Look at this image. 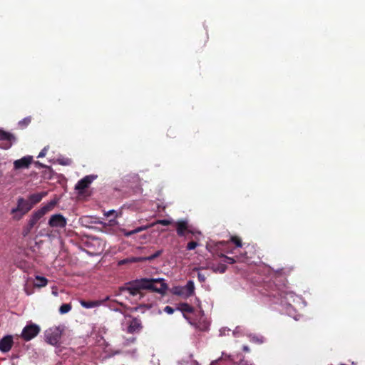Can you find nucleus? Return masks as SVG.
Instances as JSON below:
<instances>
[{
    "label": "nucleus",
    "mask_w": 365,
    "mask_h": 365,
    "mask_svg": "<svg viewBox=\"0 0 365 365\" xmlns=\"http://www.w3.org/2000/svg\"><path fill=\"white\" fill-rule=\"evenodd\" d=\"M197 246V243L196 242L191 241V242L187 243V250H192L195 249Z\"/></svg>",
    "instance_id": "c756f323"
},
{
    "label": "nucleus",
    "mask_w": 365,
    "mask_h": 365,
    "mask_svg": "<svg viewBox=\"0 0 365 365\" xmlns=\"http://www.w3.org/2000/svg\"><path fill=\"white\" fill-rule=\"evenodd\" d=\"M96 178L95 175H86L81 179L75 186V189L81 193L83 190L88 187L94 179Z\"/></svg>",
    "instance_id": "9d476101"
},
{
    "label": "nucleus",
    "mask_w": 365,
    "mask_h": 365,
    "mask_svg": "<svg viewBox=\"0 0 365 365\" xmlns=\"http://www.w3.org/2000/svg\"><path fill=\"white\" fill-rule=\"evenodd\" d=\"M219 257L220 258H223L224 262L228 263L230 264H234V263L237 262L241 260L240 257L235 256V257H231L226 256L225 255H224L222 253H220L219 255Z\"/></svg>",
    "instance_id": "aec40b11"
},
{
    "label": "nucleus",
    "mask_w": 365,
    "mask_h": 365,
    "mask_svg": "<svg viewBox=\"0 0 365 365\" xmlns=\"http://www.w3.org/2000/svg\"><path fill=\"white\" fill-rule=\"evenodd\" d=\"M80 303L83 307L86 308V309L96 307H98L99 305H101V302L100 301H85V300H81L80 302Z\"/></svg>",
    "instance_id": "412c9836"
},
{
    "label": "nucleus",
    "mask_w": 365,
    "mask_h": 365,
    "mask_svg": "<svg viewBox=\"0 0 365 365\" xmlns=\"http://www.w3.org/2000/svg\"><path fill=\"white\" fill-rule=\"evenodd\" d=\"M246 249H247V250H252V249H253V247H252V246L247 245V246L246 247Z\"/></svg>",
    "instance_id": "ea45409f"
},
{
    "label": "nucleus",
    "mask_w": 365,
    "mask_h": 365,
    "mask_svg": "<svg viewBox=\"0 0 365 365\" xmlns=\"http://www.w3.org/2000/svg\"><path fill=\"white\" fill-rule=\"evenodd\" d=\"M126 262H127V260H126V259L121 260V261H120V262H119V264H125Z\"/></svg>",
    "instance_id": "58836bf2"
},
{
    "label": "nucleus",
    "mask_w": 365,
    "mask_h": 365,
    "mask_svg": "<svg viewBox=\"0 0 365 365\" xmlns=\"http://www.w3.org/2000/svg\"><path fill=\"white\" fill-rule=\"evenodd\" d=\"M239 365H252V364H250L248 361H246L245 359H241Z\"/></svg>",
    "instance_id": "c9c22d12"
},
{
    "label": "nucleus",
    "mask_w": 365,
    "mask_h": 365,
    "mask_svg": "<svg viewBox=\"0 0 365 365\" xmlns=\"http://www.w3.org/2000/svg\"><path fill=\"white\" fill-rule=\"evenodd\" d=\"M72 306L71 304H63L59 308V312L61 314H64L71 311Z\"/></svg>",
    "instance_id": "b1692460"
},
{
    "label": "nucleus",
    "mask_w": 365,
    "mask_h": 365,
    "mask_svg": "<svg viewBox=\"0 0 365 365\" xmlns=\"http://www.w3.org/2000/svg\"><path fill=\"white\" fill-rule=\"evenodd\" d=\"M237 257H240L241 260L240 262H247L250 259L252 258V256L248 255V251H245L244 252H241L240 255H237Z\"/></svg>",
    "instance_id": "a878e982"
},
{
    "label": "nucleus",
    "mask_w": 365,
    "mask_h": 365,
    "mask_svg": "<svg viewBox=\"0 0 365 365\" xmlns=\"http://www.w3.org/2000/svg\"><path fill=\"white\" fill-rule=\"evenodd\" d=\"M183 289L186 292V297H191L195 292V284L192 280H189L186 285L183 287Z\"/></svg>",
    "instance_id": "a211bd4d"
},
{
    "label": "nucleus",
    "mask_w": 365,
    "mask_h": 365,
    "mask_svg": "<svg viewBox=\"0 0 365 365\" xmlns=\"http://www.w3.org/2000/svg\"><path fill=\"white\" fill-rule=\"evenodd\" d=\"M175 294L179 296H183L186 297V292L183 289V287H176Z\"/></svg>",
    "instance_id": "cd10ccee"
},
{
    "label": "nucleus",
    "mask_w": 365,
    "mask_h": 365,
    "mask_svg": "<svg viewBox=\"0 0 365 365\" xmlns=\"http://www.w3.org/2000/svg\"><path fill=\"white\" fill-rule=\"evenodd\" d=\"M34 285L37 287H43L47 285L48 279L44 277L36 276Z\"/></svg>",
    "instance_id": "4be33fe9"
},
{
    "label": "nucleus",
    "mask_w": 365,
    "mask_h": 365,
    "mask_svg": "<svg viewBox=\"0 0 365 365\" xmlns=\"http://www.w3.org/2000/svg\"><path fill=\"white\" fill-rule=\"evenodd\" d=\"M197 279L200 282H205L206 280V276L203 273L198 272Z\"/></svg>",
    "instance_id": "473e14b6"
},
{
    "label": "nucleus",
    "mask_w": 365,
    "mask_h": 365,
    "mask_svg": "<svg viewBox=\"0 0 365 365\" xmlns=\"http://www.w3.org/2000/svg\"><path fill=\"white\" fill-rule=\"evenodd\" d=\"M70 163H71V160L69 159L60 160V164L63 165H70Z\"/></svg>",
    "instance_id": "f704fd0d"
},
{
    "label": "nucleus",
    "mask_w": 365,
    "mask_h": 365,
    "mask_svg": "<svg viewBox=\"0 0 365 365\" xmlns=\"http://www.w3.org/2000/svg\"><path fill=\"white\" fill-rule=\"evenodd\" d=\"M31 121V117L24 118L23 120H21L19 122V126L21 128H24L30 124Z\"/></svg>",
    "instance_id": "393cba45"
},
{
    "label": "nucleus",
    "mask_w": 365,
    "mask_h": 365,
    "mask_svg": "<svg viewBox=\"0 0 365 365\" xmlns=\"http://www.w3.org/2000/svg\"><path fill=\"white\" fill-rule=\"evenodd\" d=\"M42 217L41 214L38 210H36L31 215L27 222L34 227Z\"/></svg>",
    "instance_id": "f3484780"
},
{
    "label": "nucleus",
    "mask_w": 365,
    "mask_h": 365,
    "mask_svg": "<svg viewBox=\"0 0 365 365\" xmlns=\"http://www.w3.org/2000/svg\"><path fill=\"white\" fill-rule=\"evenodd\" d=\"M175 225L177 234L179 237H184L186 233L194 234V232L190 229L187 220H178L175 223Z\"/></svg>",
    "instance_id": "1a4fd4ad"
},
{
    "label": "nucleus",
    "mask_w": 365,
    "mask_h": 365,
    "mask_svg": "<svg viewBox=\"0 0 365 365\" xmlns=\"http://www.w3.org/2000/svg\"><path fill=\"white\" fill-rule=\"evenodd\" d=\"M13 337L11 335H6L0 340V351L4 353L9 351L13 346Z\"/></svg>",
    "instance_id": "f8f14e48"
},
{
    "label": "nucleus",
    "mask_w": 365,
    "mask_h": 365,
    "mask_svg": "<svg viewBox=\"0 0 365 365\" xmlns=\"http://www.w3.org/2000/svg\"><path fill=\"white\" fill-rule=\"evenodd\" d=\"M168 285L163 279H148L141 278L130 281L120 287L121 291H127L130 295H140V298L143 297V291L148 290L153 292H157L161 294L165 293L168 289Z\"/></svg>",
    "instance_id": "f257e3e1"
},
{
    "label": "nucleus",
    "mask_w": 365,
    "mask_h": 365,
    "mask_svg": "<svg viewBox=\"0 0 365 365\" xmlns=\"http://www.w3.org/2000/svg\"><path fill=\"white\" fill-rule=\"evenodd\" d=\"M242 350L245 351V352H249L250 351V348L248 346H243L242 347Z\"/></svg>",
    "instance_id": "e433bc0d"
},
{
    "label": "nucleus",
    "mask_w": 365,
    "mask_h": 365,
    "mask_svg": "<svg viewBox=\"0 0 365 365\" xmlns=\"http://www.w3.org/2000/svg\"><path fill=\"white\" fill-rule=\"evenodd\" d=\"M270 297H273L276 299V302H279L282 304H286L289 303L288 298L289 297H292V293L288 292L285 290L277 288L274 286V289H272L268 294Z\"/></svg>",
    "instance_id": "7ed1b4c3"
},
{
    "label": "nucleus",
    "mask_w": 365,
    "mask_h": 365,
    "mask_svg": "<svg viewBox=\"0 0 365 365\" xmlns=\"http://www.w3.org/2000/svg\"><path fill=\"white\" fill-rule=\"evenodd\" d=\"M47 195V192H40V193H34V194H31L29 196V198H28V201H29V203H31V208H33V207L40 202L41 201V200L43 199V197H45L46 195Z\"/></svg>",
    "instance_id": "4468645a"
},
{
    "label": "nucleus",
    "mask_w": 365,
    "mask_h": 365,
    "mask_svg": "<svg viewBox=\"0 0 365 365\" xmlns=\"http://www.w3.org/2000/svg\"><path fill=\"white\" fill-rule=\"evenodd\" d=\"M35 164L38 168H44L45 167L44 165H43L42 163H41L38 161L35 162Z\"/></svg>",
    "instance_id": "4c0bfd02"
},
{
    "label": "nucleus",
    "mask_w": 365,
    "mask_h": 365,
    "mask_svg": "<svg viewBox=\"0 0 365 365\" xmlns=\"http://www.w3.org/2000/svg\"><path fill=\"white\" fill-rule=\"evenodd\" d=\"M164 312H166L167 314H172L174 313L175 309L173 307H170V306H166L164 308Z\"/></svg>",
    "instance_id": "72a5a7b5"
},
{
    "label": "nucleus",
    "mask_w": 365,
    "mask_h": 365,
    "mask_svg": "<svg viewBox=\"0 0 365 365\" xmlns=\"http://www.w3.org/2000/svg\"><path fill=\"white\" fill-rule=\"evenodd\" d=\"M16 140V138L14 134L0 129V141H2L0 147L1 148L5 150L9 149Z\"/></svg>",
    "instance_id": "0eeeda50"
},
{
    "label": "nucleus",
    "mask_w": 365,
    "mask_h": 365,
    "mask_svg": "<svg viewBox=\"0 0 365 365\" xmlns=\"http://www.w3.org/2000/svg\"><path fill=\"white\" fill-rule=\"evenodd\" d=\"M207 269L212 270L215 273L222 274V273L225 272V271L227 269V266L225 264H222V263H220L217 264H211L208 265Z\"/></svg>",
    "instance_id": "dca6fc26"
},
{
    "label": "nucleus",
    "mask_w": 365,
    "mask_h": 365,
    "mask_svg": "<svg viewBox=\"0 0 365 365\" xmlns=\"http://www.w3.org/2000/svg\"><path fill=\"white\" fill-rule=\"evenodd\" d=\"M61 336V331L59 327H52L47 329L45 332L46 340L51 345H56L59 341Z\"/></svg>",
    "instance_id": "423d86ee"
},
{
    "label": "nucleus",
    "mask_w": 365,
    "mask_h": 365,
    "mask_svg": "<svg viewBox=\"0 0 365 365\" xmlns=\"http://www.w3.org/2000/svg\"><path fill=\"white\" fill-rule=\"evenodd\" d=\"M156 224H160V225H162L164 226H168V225H170L172 224V221H170L169 220H158L150 225L140 226V227H137L133 230H130V231H128L125 229H121L120 232L123 234L124 236L130 237L134 234H137L138 232L144 231V230H147L148 227H153Z\"/></svg>",
    "instance_id": "20e7f679"
},
{
    "label": "nucleus",
    "mask_w": 365,
    "mask_h": 365,
    "mask_svg": "<svg viewBox=\"0 0 365 365\" xmlns=\"http://www.w3.org/2000/svg\"><path fill=\"white\" fill-rule=\"evenodd\" d=\"M105 215H106V217L113 216V217H114V218L118 217V214H117L116 211H115V210H111L108 211V212L105 214Z\"/></svg>",
    "instance_id": "7c9ffc66"
},
{
    "label": "nucleus",
    "mask_w": 365,
    "mask_h": 365,
    "mask_svg": "<svg viewBox=\"0 0 365 365\" xmlns=\"http://www.w3.org/2000/svg\"><path fill=\"white\" fill-rule=\"evenodd\" d=\"M39 326L36 324L26 325L22 330L21 337L26 341H29L36 337L40 332Z\"/></svg>",
    "instance_id": "39448f33"
},
{
    "label": "nucleus",
    "mask_w": 365,
    "mask_h": 365,
    "mask_svg": "<svg viewBox=\"0 0 365 365\" xmlns=\"http://www.w3.org/2000/svg\"><path fill=\"white\" fill-rule=\"evenodd\" d=\"M135 341V338L133 337L131 339H130V341L131 342H134Z\"/></svg>",
    "instance_id": "a19ab883"
},
{
    "label": "nucleus",
    "mask_w": 365,
    "mask_h": 365,
    "mask_svg": "<svg viewBox=\"0 0 365 365\" xmlns=\"http://www.w3.org/2000/svg\"><path fill=\"white\" fill-rule=\"evenodd\" d=\"M48 149V146L47 147H44L41 150V152L39 153L38 155V158H43L46 153H47V150Z\"/></svg>",
    "instance_id": "2f4dec72"
},
{
    "label": "nucleus",
    "mask_w": 365,
    "mask_h": 365,
    "mask_svg": "<svg viewBox=\"0 0 365 365\" xmlns=\"http://www.w3.org/2000/svg\"><path fill=\"white\" fill-rule=\"evenodd\" d=\"M31 205L29 201L22 197L17 199L16 207L11 210L10 214L12 219L19 221L31 210Z\"/></svg>",
    "instance_id": "f03ea898"
},
{
    "label": "nucleus",
    "mask_w": 365,
    "mask_h": 365,
    "mask_svg": "<svg viewBox=\"0 0 365 365\" xmlns=\"http://www.w3.org/2000/svg\"><path fill=\"white\" fill-rule=\"evenodd\" d=\"M34 227L33 225H31V224L27 222V224L23 227L22 233H21L22 235L24 237L28 236L31 233V232Z\"/></svg>",
    "instance_id": "5701e85b"
},
{
    "label": "nucleus",
    "mask_w": 365,
    "mask_h": 365,
    "mask_svg": "<svg viewBox=\"0 0 365 365\" xmlns=\"http://www.w3.org/2000/svg\"><path fill=\"white\" fill-rule=\"evenodd\" d=\"M161 254H162V250H158L153 255L148 257L147 259L151 261V260L158 257Z\"/></svg>",
    "instance_id": "c85d7f7f"
},
{
    "label": "nucleus",
    "mask_w": 365,
    "mask_h": 365,
    "mask_svg": "<svg viewBox=\"0 0 365 365\" xmlns=\"http://www.w3.org/2000/svg\"><path fill=\"white\" fill-rule=\"evenodd\" d=\"M215 363H217V361H212V365H213Z\"/></svg>",
    "instance_id": "79ce46f5"
},
{
    "label": "nucleus",
    "mask_w": 365,
    "mask_h": 365,
    "mask_svg": "<svg viewBox=\"0 0 365 365\" xmlns=\"http://www.w3.org/2000/svg\"><path fill=\"white\" fill-rule=\"evenodd\" d=\"M57 204V201L53 200L48 202L47 204L43 205L41 208L38 209V211L41 214L43 217L47 212L52 210L56 205Z\"/></svg>",
    "instance_id": "2eb2a0df"
},
{
    "label": "nucleus",
    "mask_w": 365,
    "mask_h": 365,
    "mask_svg": "<svg viewBox=\"0 0 365 365\" xmlns=\"http://www.w3.org/2000/svg\"><path fill=\"white\" fill-rule=\"evenodd\" d=\"M178 309L183 313V316L185 317V313H192L194 308L188 304L187 303H180L178 304Z\"/></svg>",
    "instance_id": "6ab92c4d"
},
{
    "label": "nucleus",
    "mask_w": 365,
    "mask_h": 365,
    "mask_svg": "<svg viewBox=\"0 0 365 365\" xmlns=\"http://www.w3.org/2000/svg\"><path fill=\"white\" fill-rule=\"evenodd\" d=\"M143 328L141 321L138 318H133L127 327V332L129 334L138 333Z\"/></svg>",
    "instance_id": "ddd939ff"
},
{
    "label": "nucleus",
    "mask_w": 365,
    "mask_h": 365,
    "mask_svg": "<svg viewBox=\"0 0 365 365\" xmlns=\"http://www.w3.org/2000/svg\"><path fill=\"white\" fill-rule=\"evenodd\" d=\"M33 161V157L26 155L21 159L16 160L14 162V168L15 170L29 168Z\"/></svg>",
    "instance_id": "9b49d317"
},
{
    "label": "nucleus",
    "mask_w": 365,
    "mask_h": 365,
    "mask_svg": "<svg viewBox=\"0 0 365 365\" xmlns=\"http://www.w3.org/2000/svg\"><path fill=\"white\" fill-rule=\"evenodd\" d=\"M231 242H233L237 247H242V243L240 237L237 236H232L230 239Z\"/></svg>",
    "instance_id": "bb28decb"
},
{
    "label": "nucleus",
    "mask_w": 365,
    "mask_h": 365,
    "mask_svg": "<svg viewBox=\"0 0 365 365\" xmlns=\"http://www.w3.org/2000/svg\"><path fill=\"white\" fill-rule=\"evenodd\" d=\"M48 224L53 228L63 229L66 226L67 220L61 214H54L51 216Z\"/></svg>",
    "instance_id": "6e6552de"
}]
</instances>
